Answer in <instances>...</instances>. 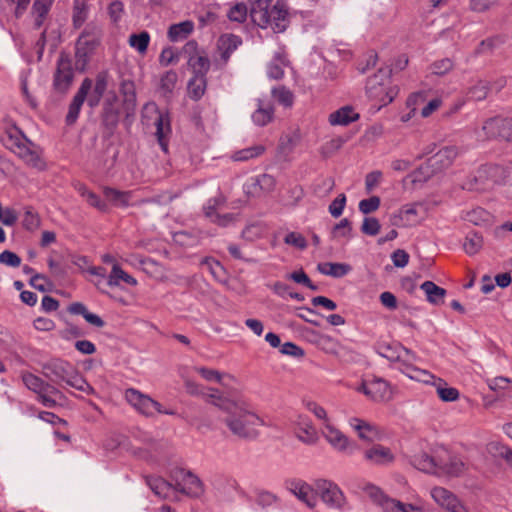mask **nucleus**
Masks as SVG:
<instances>
[{
	"instance_id": "7ed1b4c3",
	"label": "nucleus",
	"mask_w": 512,
	"mask_h": 512,
	"mask_svg": "<svg viewBox=\"0 0 512 512\" xmlns=\"http://www.w3.org/2000/svg\"><path fill=\"white\" fill-rule=\"evenodd\" d=\"M6 146L28 166L38 170L45 168L39 147L29 141L19 130L13 129L8 133Z\"/></svg>"
},
{
	"instance_id": "9b49d317",
	"label": "nucleus",
	"mask_w": 512,
	"mask_h": 512,
	"mask_svg": "<svg viewBox=\"0 0 512 512\" xmlns=\"http://www.w3.org/2000/svg\"><path fill=\"white\" fill-rule=\"evenodd\" d=\"M415 359L416 356L414 353L407 349H403V353L398 355L395 361V367L412 380L428 383V381L433 379V374L427 370L414 366L412 361Z\"/></svg>"
},
{
	"instance_id": "603ef678",
	"label": "nucleus",
	"mask_w": 512,
	"mask_h": 512,
	"mask_svg": "<svg viewBox=\"0 0 512 512\" xmlns=\"http://www.w3.org/2000/svg\"><path fill=\"white\" fill-rule=\"evenodd\" d=\"M248 10L245 4L236 3L228 11L227 16L229 20L242 23L246 20Z\"/></svg>"
},
{
	"instance_id": "aec40b11",
	"label": "nucleus",
	"mask_w": 512,
	"mask_h": 512,
	"mask_svg": "<svg viewBox=\"0 0 512 512\" xmlns=\"http://www.w3.org/2000/svg\"><path fill=\"white\" fill-rule=\"evenodd\" d=\"M276 181L269 174H261L251 177L244 185V191L251 196H260L274 190Z\"/></svg>"
},
{
	"instance_id": "4d7b16f0",
	"label": "nucleus",
	"mask_w": 512,
	"mask_h": 512,
	"mask_svg": "<svg viewBox=\"0 0 512 512\" xmlns=\"http://www.w3.org/2000/svg\"><path fill=\"white\" fill-rule=\"evenodd\" d=\"M21 262V258L10 250H4L0 253V264L4 266L17 268L21 265Z\"/></svg>"
},
{
	"instance_id": "c9c22d12",
	"label": "nucleus",
	"mask_w": 512,
	"mask_h": 512,
	"mask_svg": "<svg viewBox=\"0 0 512 512\" xmlns=\"http://www.w3.org/2000/svg\"><path fill=\"white\" fill-rule=\"evenodd\" d=\"M273 107L263 99H257V109L252 114L253 122L258 126H265L273 118Z\"/></svg>"
},
{
	"instance_id": "f704fd0d",
	"label": "nucleus",
	"mask_w": 512,
	"mask_h": 512,
	"mask_svg": "<svg viewBox=\"0 0 512 512\" xmlns=\"http://www.w3.org/2000/svg\"><path fill=\"white\" fill-rule=\"evenodd\" d=\"M465 469V464L458 457H449L447 460L441 458L438 473L457 477L460 476Z\"/></svg>"
},
{
	"instance_id": "052dcab7",
	"label": "nucleus",
	"mask_w": 512,
	"mask_h": 512,
	"mask_svg": "<svg viewBox=\"0 0 512 512\" xmlns=\"http://www.w3.org/2000/svg\"><path fill=\"white\" fill-rule=\"evenodd\" d=\"M466 219L475 225H481L488 221L489 213L482 208H475L467 213Z\"/></svg>"
},
{
	"instance_id": "f3484780",
	"label": "nucleus",
	"mask_w": 512,
	"mask_h": 512,
	"mask_svg": "<svg viewBox=\"0 0 512 512\" xmlns=\"http://www.w3.org/2000/svg\"><path fill=\"white\" fill-rule=\"evenodd\" d=\"M185 51L190 54L188 59V65L192 68L195 75H201L205 77L206 73L210 68V61L208 55L203 50H197V43L195 41H189L185 45Z\"/></svg>"
},
{
	"instance_id": "ea45409f",
	"label": "nucleus",
	"mask_w": 512,
	"mask_h": 512,
	"mask_svg": "<svg viewBox=\"0 0 512 512\" xmlns=\"http://www.w3.org/2000/svg\"><path fill=\"white\" fill-rule=\"evenodd\" d=\"M22 381L29 390L35 392L36 394L49 390L55 391L53 386L45 383L41 378L32 373H24L22 375Z\"/></svg>"
},
{
	"instance_id": "a878e982",
	"label": "nucleus",
	"mask_w": 512,
	"mask_h": 512,
	"mask_svg": "<svg viewBox=\"0 0 512 512\" xmlns=\"http://www.w3.org/2000/svg\"><path fill=\"white\" fill-rule=\"evenodd\" d=\"M348 424L362 440H372L378 435L377 427L364 419L351 417Z\"/></svg>"
},
{
	"instance_id": "6e6552de",
	"label": "nucleus",
	"mask_w": 512,
	"mask_h": 512,
	"mask_svg": "<svg viewBox=\"0 0 512 512\" xmlns=\"http://www.w3.org/2000/svg\"><path fill=\"white\" fill-rule=\"evenodd\" d=\"M367 492L373 501L382 508L383 512H425V508L420 501L413 504L403 503L388 497L376 486H369Z\"/></svg>"
},
{
	"instance_id": "f257e3e1",
	"label": "nucleus",
	"mask_w": 512,
	"mask_h": 512,
	"mask_svg": "<svg viewBox=\"0 0 512 512\" xmlns=\"http://www.w3.org/2000/svg\"><path fill=\"white\" fill-rule=\"evenodd\" d=\"M210 397L213 405L226 413L223 421L232 435L248 440L258 437L259 429L264 425V421L246 402L214 394H211Z\"/></svg>"
},
{
	"instance_id": "864d4df0",
	"label": "nucleus",
	"mask_w": 512,
	"mask_h": 512,
	"mask_svg": "<svg viewBox=\"0 0 512 512\" xmlns=\"http://www.w3.org/2000/svg\"><path fill=\"white\" fill-rule=\"evenodd\" d=\"M488 90L487 82L480 80L469 89L468 95L471 99L480 101L486 98Z\"/></svg>"
},
{
	"instance_id": "6ab92c4d",
	"label": "nucleus",
	"mask_w": 512,
	"mask_h": 512,
	"mask_svg": "<svg viewBox=\"0 0 512 512\" xmlns=\"http://www.w3.org/2000/svg\"><path fill=\"white\" fill-rule=\"evenodd\" d=\"M288 488L290 492L307 507L314 508L317 505L318 492L315 488V484L311 486L302 480H294L289 483Z\"/></svg>"
},
{
	"instance_id": "6e6d98bb",
	"label": "nucleus",
	"mask_w": 512,
	"mask_h": 512,
	"mask_svg": "<svg viewBox=\"0 0 512 512\" xmlns=\"http://www.w3.org/2000/svg\"><path fill=\"white\" fill-rule=\"evenodd\" d=\"M352 227L348 219H342L333 229L334 238H351Z\"/></svg>"
},
{
	"instance_id": "e433bc0d",
	"label": "nucleus",
	"mask_w": 512,
	"mask_h": 512,
	"mask_svg": "<svg viewBox=\"0 0 512 512\" xmlns=\"http://www.w3.org/2000/svg\"><path fill=\"white\" fill-rule=\"evenodd\" d=\"M421 290L425 293L428 302L434 305H440L444 302L446 290L439 287L432 281H425L420 286Z\"/></svg>"
},
{
	"instance_id": "a211bd4d",
	"label": "nucleus",
	"mask_w": 512,
	"mask_h": 512,
	"mask_svg": "<svg viewBox=\"0 0 512 512\" xmlns=\"http://www.w3.org/2000/svg\"><path fill=\"white\" fill-rule=\"evenodd\" d=\"M293 427L295 436L298 440L308 445L316 443L318 439L317 431L309 417L303 414H298L293 419Z\"/></svg>"
},
{
	"instance_id": "58836bf2",
	"label": "nucleus",
	"mask_w": 512,
	"mask_h": 512,
	"mask_svg": "<svg viewBox=\"0 0 512 512\" xmlns=\"http://www.w3.org/2000/svg\"><path fill=\"white\" fill-rule=\"evenodd\" d=\"M54 0H35L32 7V16L37 28L41 27Z\"/></svg>"
},
{
	"instance_id": "2f4dec72",
	"label": "nucleus",
	"mask_w": 512,
	"mask_h": 512,
	"mask_svg": "<svg viewBox=\"0 0 512 512\" xmlns=\"http://www.w3.org/2000/svg\"><path fill=\"white\" fill-rule=\"evenodd\" d=\"M195 25L191 20H185L180 23L172 24L167 32V36L172 42H179L188 38L194 31Z\"/></svg>"
},
{
	"instance_id": "5fc2aeb1",
	"label": "nucleus",
	"mask_w": 512,
	"mask_h": 512,
	"mask_svg": "<svg viewBox=\"0 0 512 512\" xmlns=\"http://www.w3.org/2000/svg\"><path fill=\"white\" fill-rule=\"evenodd\" d=\"M286 278L294 281L295 283L302 284L313 291L317 290V286L311 282L310 278L303 270L294 271L286 275Z\"/></svg>"
},
{
	"instance_id": "dca6fc26",
	"label": "nucleus",
	"mask_w": 512,
	"mask_h": 512,
	"mask_svg": "<svg viewBox=\"0 0 512 512\" xmlns=\"http://www.w3.org/2000/svg\"><path fill=\"white\" fill-rule=\"evenodd\" d=\"M430 494L438 505L449 512H468L456 495L443 487H434Z\"/></svg>"
},
{
	"instance_id": "3c124183",
	"label": "nucleus",
	"mask_w": 512,
	"mask_h": 512,
	"mask_svg": "<svg viewBox=\"0 0 512 512\" xmlns=\"http://www.w3.org/2000/svg\"><path fill=\"white\" fill-rule=\"evenodd\" d=\"M273 98L284 107H291L294 101L293 93L284 86L275 87L271 91Z\"/></svg>"
},
{
	"instance_id": "bf43d9fd",
	"label": "nucleus",
	"mask_w": 512,
	"mask_h": 512,
	"mask_svg": "<svg viewBox=\"0 0 512 512\" xmlns=\"http://www.w3.org/2000/svg\"><path fill=\"white\" fill-rule=\"evenodd\" d=\"M381 225L378 219L374 217H366L363 220L361 231L369 236H375L379 233Z\"/></svg>"
},
{
	"instance_id": "e2e57ef3",
	"label": "nucleus",
	"mask_w": 512,
	"mask_h": 512,
	"mask_svg": "<svg viewBox=\"0 0 512 512\" xmlns=\"http://www.w3.org/2000/svg\"><path fill=\"white\" fill-rule=\"evenodd\" d=\"M179 60L178 53L172 47L164 48L159 56V62L162 66L176 64Z\"/></svg>"
},
{
	"instance_id": "0eeeda50",
	"label": "nucleus",
	"mask_w": 512,
	"mask_h": 512,
	"mask_svg": "<svg viewBox=\"0 0 512 512\" xmlns=\"http://www.w3.org/2000/svg\"><path fill=\"white\" fill-rule=\"evenodd\" d=\"M315 488L318 492V497L321 498L327 507L340 511L348 507V500L336 483L327 479H317L315 481Z\"/></svg>"
},
{
	"instance_id": "c03bdc74",
	"label": "nucleus",
	"mask_w": 512,
	"mask_h": 512,
	"mask_svg": "<svg viewBox=\"0 0 512 512\" xmlns=\"http://www.w3.org/2000/svg\"><path fill=\"white\" fill-rule=\"evenodd\" d=\"M205 88V77L201 75H194V77L191 78L188 83V94L192 99L198 100L203 96Z\"/></svg>"
},
{
	"instance_id": "4be33fe9",
	"label": "nucleus",
	"mask_w": 512,
	"mask_h": 512,
	"mask_svg": "<svg viewBox=\"0 0 512 512\" xmlns=\"http://www.w3.org/2000/svg\"><path fill=\"white\" fill-rule=\"evenodd\" d=\"M457 155L458 150L455 147H444L428 159L427 167L431 168L432 172H440L448 168L456 159Z\"/></svg>"
},
{
	"instance_id": "cd10ccee",
	"label": "nucleus",
	"mask_w": 512,
	"mask_h": 512,
	"mask_svg": "<svg viewBox=\"0 0 512 512\" xmlns=\"http://www.w3.org/2000/svg\"><path fill=\"white\" fill-rule=\"evenodd\" d=\"M440 457L435 458L425 452H421L413 456L411 463L420 471L426 473H438L440 465Z\"/></svg>"
},
{
	"instance_id": "680f3d73",
	"label": "nucleus",
	"mask_w": 512,
	"mask_h": 512,
	"mask_svg": "<svg viewBox=\"0 0 512 512\" xmlns=\"http://www.w3.org/2000/svg\"><path fill=\"white\" fill-rule=\"evenodd\" d=\"M202 264L206 266L212 276L216 278L217 280H222L223 276L225 275L224 267L215 259L207 258L205 259Z\"/></svg>"
},
{
	"instance_id": "5701e85b",
	"label": "nucleus",
	"mask_w": 512,
	"mask_h": 512,
	"mask_svg": "<svg viewBox=\"0 0 512 512\" xmlns=\"http://www.w3.org/2000/svg\"><path fill=\"white\" fill-rule=\"evenodd\" d=\"M103 194L106 200L115 207L127 208L138 203L133 191H120L114 188L105 187L103 189Z\"/></svg>"
},
{
	"instance_id": "79ce46f5",
	"label": "nucleus",
	"mask_w": 512,
	"mask_h": 512,
	"mask_svg": "<svg viewBox=\"0 0 512 512\" xmlns=\"http://www.w3.org/2000/svg\"><path fill=\"white\" fill-rule=\"evenodd\" d=\"M150 39V34L147 31H142L138 34H131L128 39V44L139 54L144 55L147 52Z\"/></svg>"
},
{
	"instance_id": "338daca9",
	"label": "nucleus",
	"mask_w": 512,
	"mask_h": 512,
	"mask_svg": "<svg viewBox=\"0 0 512 512\" xmlns=\"http://www.w3.org/2000/svg\"><path fill=\"white\" fill-rule=\"evenodd\" d=\"M264 227L261 224L248 225L243 231L242 236L249 241H253L262 237L264 233Z\"/></svg>"
},
{
	"instance_id": "774afa93",
	"label": "nucleus",
	"mask_w": 512,
	"mask_h": 512,
	"mask_svg": "<svg viewBox=\"0 0 512 512\" xmlns=\"http://www.w3.org/2000/svg\"><path fill=\"white\" fill-rule=\"evenodd\" d=\"M345 205H346V196L344 194H340L329 205V213L333 217L338 218L339 216L342 215Z\"/></svg>"
},
{
	"instance_id": "13d9d810",
	"label": "nucleus",
	"mask_w": 512,
	"mask_h": 512,
	"mask_svg": "<svg viewBox=\"0 0 512 512\" xmlns=\"http://www.w3.org/2000/svg\"><path fill=\"white\" fill-rule=\"evenodd\" d=\"M177 80L178 75L175 71L170 70L165 72L160 80L161 89L168 93L172 92V90L175 88Z\"/></svg>"
},
{
	"instance_id": "4c0bfd02",
	"label": "nucleus",
	"mask_w": 512,
	"mask_h": 512,
	"mask_svg": "<svg viewBox=\"0 0 512 512\" xmlns=\"http://www.w3.org/2000/svg\"><path fill=\"white\" fill-rule=\"evenodd\" d=\"M121 281L131 286H136L138 284L137 280L133 276L125 272L118 263H114L108 276L107 283L109 286L116 287L120 285Z\"/></svg>"
},
{
	"instance_id": "69168bd1",
	"label": "nucleus",
	"mask_w": 512,
	"mask_h": 512,
	"mask_svg": "<svg viewBox=\"0 0 512 512\" xmlns=\"http://www.w3.org/2000/svg\"><path fill=\"white\" fill-rule=\"evenodd\" d=\"M284 242L287 244V245H291V246H294L298 249H305L307 247V241L306 239L304 238L303 235H301L300 233H297V232H289L285 238H284Z\"/></svg>"
},
{
	"instance_id": "7c9ffc66",
	"label": "nucleus",
	"mask_w": 512,
	"mask_h": 512,
	"mask_svg": "<svg viewBox=\"0 0 512 512\" xmlns=\"http://www.w3.org/2000/svg\"><path fill=\"white\" fill-rule=\"evenodd\" d=\"M99 43L98 32L95 27H87L77 41V52L87 54Z\"/></svg>"
},
{
	"instance_id": "9d476101",
	"label": "nucleus",
	"mask_w": 512,
	"mask_h": 512,
	"mask_svg": "<svg viewBox=\"0 0 512 512\" xmlns=\"http://www.w3.org/2000/svg\"><path fill=\"white\" fill-rule=\"evenodd\" d=\"M322 435L329 445L339 453L351 455L356 448L354 442L330 421L323 424Z\"/></svg>"
},
{
	"instance_id": "423d86ee",
	"label": "nucleus",
	"mask_w": 512,
	"mask_h": 512,
	"mask_svg": "<svg viewBox=\"0 0 512 512\" xmlns=\"http://www.w3.org/2000/svg\"><path fill=\"white\" fill-rule=\"evenodd\" d=\"M504 170L498 165H484L481 166L474 176L469 177L464 183L463 188L467 190H485L492 184L502 180Z\"/></svg>"
},
{
	"instance_id": "ddd939ff",
	"label": "nucleus",
	"mask_w": 512,
	"mask_h": 512,
	"mask_svg": "<svg viewBox=\"0 0 512 512\" xmlns=\"http://www.w3.org/2000/svg\"><path fill=\"white\" fill-rule=\"evenodd\" d=\"M146 113H153L154 125L156 128L155 136L164 152L168 149V139L171 134V121L168 113L160 111L155 103H148L145 106Z\"/></svg>"
},
{
	"instance_id": "20e7f679",
	"label": "nucleus",
	"mask_w": 512,
	"mask_h": 512,
	"mask_svg": "<svg viewBox=\"0 0 512 512\" xmlns=\"http://www.w3.org/2000/svg\"><path fill=\"white\" fill-rule=\"evenodd\" d=\"M398 87L391 81L390 71L380 69L366 83L367 96L379 104V108L390 104L398 94Z\"/></svg>"
},
{
	"instance_id": "de8ad7c7",
	"label": "nucleus",
	"mask_w": 512,
	"mask_h": 512,
	"mask_svg": "<svg viewBox=\"0 0 512 512\" xmlns=\"http://www.w3.org/2000/svg\"><path fill=\"white\" fill-rule=\"evenodd\" d=\"M483 246V238L478 233H469L464 241L463 248L468 255L477 254Z\"/></svg>"
},
{
	"instance_id": "49530a36",
	"label": "nucleus",
	"mask_w": 512,
	"mask_h": 512,
	"mask_svg": "<svg viewBox=\"0 0 512 512\" xmlns=\"http://www.w3.org/2000/svg\"><path fill=\"white\" fill-rule=\"evenodd\" d=\"M265 151L264 146L254 145L252 147L244 148L232 154L231 158L234 161H248L262 155Z\"/></svg>"
},
{
	"instance_id": "1a4fd4ad",
	"label": "nucleus",
	"mask_w": 512,
	"mask_h": 512,
	"mask_svg": "<svg viewBox=\"0 0 512 512\" xmlns=\"http://www.w3.org/2000/svg\"><path fill=\"white\" fill-rule=\"evenodd\" d=\"M356 390L375 402H388L393 397V389L390 384L377 377L363 380Z\"/></svg>"
},
{
	"instance_id": "0e129e2a",
	"label": "nucleus",
	"mask_w": 512,
	"mask_h": 512,
	"mask_svg": "<svg viewBox=\"0 0 512 512\" xmlns=\"http://www.w3.org/2000/svg\"><path fill=\"white\" fill-rule=\"evenodd\" d=\"M380 206V198L372 196L359 202V210L363 214H370L376 211Z\"/></svg>"
},
{
	"instance_id": "72a5a7b5",
	"label": "nucleus",
	"mask_w": 512,
	"mask_h": 512,
	"mask_svg": "<svg viewBox=\"0 0 512 512\" xmlns=\"http://www.w3.org/2000/svg\"><path fill=\"white\" fill-rule=\"evenodd\" d=\"M359 115L350 106H344L329 115V123L333 126H346L358 119Z\"/></svg>"
},
{
	"instance_id": "c756f323",
	"label": "nucleus",
	"mask_w": 512,
	"mask_h": 512,
	"mask_svg": "<svg viewBox=\"0 0 512 512\" xmlns=\"http://www.w3.org/2000/svg\"><path fill=\"white\" fill-rule=\"evenodd\" d=\"M289 64L286 59L285 51L283 48H279L278 51L275 52L272 61L269 63L267 67V75L271 79H281L284 75V68Z\"/></svg>"
},
{
	"instance_id": "2eb2a0df",
	"label": "nucleus",
	"mask_w": 512,
	"mask_h": 512,
	"mask_svg": "<svg viewBox=\"0 0 512 512\" xmlns=\"http://www.w3.org/2000/svg\"><path fill=\"white\" fill-rule=\"evenodd\" d=\"M364 459L377 466L391 465L395 459V452L382 444H373L364 451Z\"/></svg>"
},
{
	"instance_id": "c85d7f7f",
	"label": "nucleus",
	"mask_w": 512,
	"mask_h": 512,
	"mask_svg": "<svg viewBox=\"0 0 512 512\" xmlns=\"http://www.w3.org/2000/svg\"><path fill=\"white\" fill-rule=\"evenodd\" d=\"M242 44L239 36L233 34L222 35L218 40V49L221 52V60L226 64L231 54Z\"/></svg>"
},
{
	"instance_id": "4468645a",
	"label": "nucleus",
	"mask_w": 512,
	"mask_h": 512,
	"mask_svg": "<svg viewBox=\"0 0 512 512\" xmlns=\"http://www.w3.org/2000/svg\"><path fill=\"white\" fill-rule=\"evenodd\" d=\"M173 478L176 482V489L182 493L191 497H199L204 492L201 480L190 471L178 469L174 472Z\"/></svg>"
},
{
	"instance_id": "f03ea898",
	"label": "nucleus",
	"mask_w": 512,
	"mask_h": 512,
	"mask_svg": "<svg viewBox=\"0 0 512 512\" xmlns=\"http://www.w3.org/2000/svg\"><path fill=\"white\" fill-rule=\"evenodd\" d=\"M271 0H250V16L252 21L261 28H271L280 33L289 25V13L286 5L277 1L270 6Z\"/></svg>"
},
{
	"instance_id": "f8f14e48",
	"label": "nucleus",
	"mask_w": 512,
	"mask_h": 512,
	"mask_svg": "<svg viewBox=\"0 0 512 512\" xmlns=\"http://www.w3.org/2000/svg\"><path fill=\"white\" fill-rule=\"evenodd\" d=\"M427 216L424 204L412 203L402 206L393 216V224L403 227H412L420 224Z\"/></svg>"
},
{
	"instance_id": "a19ab883",
	"label": "nucleus",
	"mask_w": 512,
	"mask_h": 512,
	"mask_svg": "<svg viewBox=\"0 0 512 512\" xmlns=\"http://www.w3.org/2000/svg\"><path fill=\"white\" fill-rule=\"evenodd\" d=\"M319 271L328 276L332 277H343L347 275L351 267L348 264L344 263H323L318 266Z\"/></svg>"
},
{
	"instance_id": "b1692460",
	"label": "nucleus",
	"mask_w": 512,
	"mask_h": 512,
	"mask_svg": "<svg viewBox=\"0 0 512 512\" xmlns=\"http://www.w3.org/2000/svg\"><path fill=\"white\" fill-rule=\"evenodd\" d=\"M74 72L69 61L59 60L57 72L54 78V85L57 90L64 92L71 85Z\"/></svg>"
},
{
	"instance_id": "09e8293b",
	"label": "nucleus",
	"mask_w": 512,
	"mask_h": 512,
	"mask_svg": "<svg viewBox=\"0 0 512 512\" xmlns=\"http://www.w3.org/2000/svg\"><path fill=\"white\" fill-rule=\"evenodd\" d=\"M425 100V94L422 92H416L411 94L406 102L407 107L410 109V111L407 114H403L401 116L402 122H408L410 119L415 115L417 106L421 103H423Z\"/></svg>"
},
{
	"instance_id": "473e14b6",
	"label": "nucleus",
	"mask_w": 512,
	"mask_h": 512,
	"mask_svg": "<svg viewBox=\"0 0 512 512\" xmlns=\"http://www.w3.org/2000/svg\"><path fill=\"white\" fill-rule=\"evenodd\" d=\"M221 203V198L210 199L204 207V213L208 218L211 219V221L217 223L218 225L226 226L233 220V216L232 214L219 215L216 213V210L221 205Z\"/></svg>"
},
{
	"instance_id": "39448f33",
	"label": "nucleus",
	"mask_w": 512,
	"mask_h": 512,
	"mask_svg": "<svg viewBox=\"0 0 512 512\" xmlns=\"http://www.w3.org/2000/svg\"><path fill=\"white\" fill-rule=\"evenodd\" d=\"M125 399L137 412L146 417H154L157 414L173 415L175 413L173 410L164 409L158 401L134 388L126 389Z\"/></svg>"
},
{
	"instance_id": "bb28decb",
	"label": "nucleus",
	"mask_w": 512,
	"mask_h": 512,
	"mask_svg": "<svg viewBox=\"0 0 512 512\" xmlns=\"http://www.w3.org/2000/svg\"><path fill=\"white\" fill-rule=\"evenodd\" d=\"M427 384L435 387L437 396L444 402H454L459 399V391L454 387L448 386L447 382L442 378L433 375V379L428 381Z\"/></svg>"
},
{
	"instance_id": "37998d69",
	"label": "nucleus",
	"mask_w": 512,
	"mask_h": 512,
	"mask_svg": "<svg viewBox=\"0 0 512 512\" xmlns=\"http://www.w3.org/2000/svg\"><path fill=\"white\" fill-rule=\"evenodd\" d=\"M68 386L73 387L81 392L86 394H93L94 388L83 378V376L79 373V371L75 368V370L70 374L65 382Z\"/></svg>"
},
{
	"instance_id": "393cba45",
	"label": "nucleus",
	"mask_w": 512,
	"mask_h": 512,
	"mask_svg": "<svg viewBox=\"0 0 512 512\" xmlns=\"http://www.w3.org/2000/svg\"><path fill=\"white\" fill-rule=\"evenodd\" d=\"M47 375L54 382H66L75 367L63 360H54L47 367Z\"/></svg>"
},
{
	"instance_id": "412c9836",
	"label": "nucleus",
	"mask_w": 512,
	"mask_h": 512,
	"mask_svg": "<svg viewBox=\"0 0 512 512\" xmlns=\"http://www.w3.org/2000/svg\"><path fill=\"white\" fill-rule=\"evenodd\" d=\"M93 87V82L91 79L86 78L83 80L80 88L78 89L77 93L73 97V100L69 106V110L66 116V122L67 124L71 125L76 122L78 119L81 107L85 101V99L88 96V93Z\"/></svg>"
},
{
	"instance_id": "8fccbe9b",
	"label": "nucleus",
	"mask_w": 512,
	"mask_h": 512,
	"mask_svg": "<svg viewBox=\"0 0 512 512\" xmlns=\"http://www.w3.org/2000/svg\"><path fill=\"white\" fill-rule=\"evenodd\" d=\"M147 484L155 495L159 497H166L171 490V485L160 477L147 478Z\"/></svg>"
},
{
	"instance_id": "a18cd8bd",
	"label": "nucleus",
	"mask_w": 512,
	"mask_h": 512,
	"mask_svg": "<svg viewBox=\"0 0 512 512\" xmlns=\"http://www.w3.org/2000/svg\"><path fill=\"white\" fill-rule=\"evenodd\" d=\"M88 11L87 0H74L73 23L75 27L79 28L83 25L88 17Z\"/></svg>"
}]
</instances>
